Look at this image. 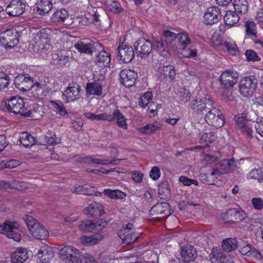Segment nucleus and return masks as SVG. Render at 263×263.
Instances as JSON below:
<instances>
[{
  "label": "nucleus",
  "instance_id": "1",
  "mask_svg": "<svg viewBox=\"0 0 263 263\" xmlns=\"http://www.w3.org/2000/svg\"><path fill=\"white\" fill-rule=\"evenodd\" d=\"M106 225L107 222L105 220H101L93 222L92 220H87L81 222L79 225V229L84 233L91 232L93 231L99 232L87 238V242L91 245H94L108 235V232L106 231H102Z\"/></svg>",
  "mask_w": 263,
  "mask_h": 263
},
{
  "label": "nucleus",
  "instance_id": "2",
  "mask_svg": "<svg viewBox=\"0 0 263 263\" xmlns=\"http://www.w3.org/2000/svg\"><path fill=\"white\" fill-rule=\"evenodd\" d=\"M7 109L14 114H19L24 117H34V111L28 109L24 99L20 96L12 97L6 104Z\"/></svg>",
  "mask_w": 263,
  "mask_h": 263
},
{
  "label": "nucleus",
  "instance_id": "3",
  "mask_svg": "<svg viewBox=\"0 0 263 263\" xmlns=\"http://www.w3.org/2000/svg\"><path fill=\"white\" fill-rule=\"evenodd\" d=\"M149 212L153 218L158 221L166 219L172 213L170 205L166 202L157 203L152 208Z\"/></svg>",
  "mask_w": 263,
  "mask_h": 263
},
{
  "label": "nucleus",
  "instance_id": "4",
  "mask_svg": "<svg viewBox=\"0 0 263 263\" xmlns=\"http://www.w3.org/2000/svg\"><path fill=\"white\" fill-rule=\"evenodd\" d=\"M214 101L209 97L203 99H194L189 105L188 108L192 109L193 113L202 115L210 108Z\"/></svg>",
  "mask_w": 263,
  "mask_h": 263
},
{
  "label": "nucleus",
  "instance_id": "5",
  "mask_svg": "<svg viewBox=\"0 0 263 263\" xmlns=\"http://www.w3.org/2000/svg\"><path fill=\"white\" fill-rule=\"evenodd\" d=\"M257 85V80L254 76L246 77L240 81L239 91L244 97L251 96L255 91Z\"/></svg>",
  "mask_w": 263,
  "mask_h": 263
},
{
  "label": "nucleus",
  "instance_id": "6",
  "mask_svg": "<svg viewBox=\"0 0 263 263\" xmlns=\"http://www.w3.org/2000/svg\"><path fill=\"white\" fill-rule=\"evenodd\" d=\"M118 53L117 59L121 63H127L131 62L135 57L134 49L132 46L121 42H119L117 48Z\"/></svg>",
  "mask_w": 263,
  "mask_h": 263
},
{
  "label": "nucleus",
  "instance_id": "7",
  "mask_svg": "<svg viewBox=\"0 0 263 263\" xmlns=\"http://www.w3.org/2000/svg\"><path fill=\"white\" fill-rule=\"evenodd\" d=\"M136 52L141 59L147 58L153 50V45L150 41L141 37L134 44Z\"/></svg>",
  "mask_w": 263,
  "mask_h": 263
},
{
  "label": "nucleus",
  "instance_id": "8",
  "mask_svg": "<svg viewBox=\"0 0 263 263\" xmlns=\"http://www.w3.org/2000/svg\"><path fill=\"white\" fill-rule=\"evenodd\" d=\"M0 41L6 48H12L19 43V35L15 29L7 30L1 34Z\"/></svg>",
  "mask_w": 263,
  "mask_h": 263
},
{
  "label": "nucleus",
  "instance_id": "9",
  "mask_svg": "<svg viewBox=\"0 0 263 263\" xmlns=\"http://www.w3.org/2000/svg\"><path fill=\"white\" fill-rule=\"evenodd\" d=\"M236 126L240 130L250 137H252V125L255 122L252 119L249 120L244 114H238L235 117Z\"/></svg>",
  "mask_w": 263,
  "mask_h": 263
},
{
  "label": "nucleus",
  "instance_id": "10",
  "mask_svg": "<svg viewBox=\"0 0 263 263\" xmlns=\"http://www.w3.org/2000/svg\"><path fill=\"white\" fill-rule=\"evenodd\" d=\"M237 81L238 73L236 71L226 70L221 73L220 77V85L226 89L232 87Z\"/></svg>",
  "mask_w": 263,
  "mask_h": 263
},
{
  "label": "nucleus",
  "instance_id": "11",
  "mask_svg": "<svg viewBox=\"0 0 263 263\" xmlns=\"http://www.w3.org/2000/svg\"><path fill=\"white\" fill-rule=\"evenodd\" d=\"M121 83L126 87L129 88L135 85L138 78L136 71L130 69H124L120 72Z\"/></svg>",
  "mask_w": 263,
  "mask_h": 263
},
{
  "label": "nucleus",
  "instance_id": "12",
  "mask_svg": "<svg viewBox=\"0 0 263 263\" xmlns=\"http://www.w3.org/2000/svg\"><path fill=\"white\" fill-rule=\"evenodd\" d=\"M221 15L220 9L216 6L208 8L204 14V23L208 25H212L218 22Z\"/></svg>",
  "mask_w": 263,
  "mask_h": 263
},
{
  "label": "nucleus",
  "instance_id": "13",
  "mask_svg": "<svg viewBox=\"0 0 263 263\" xmlns=\"http://www.w3.org/2000/svg\"><path fill=\"white\" fill-rule=\"evenodd\" d=\"M226 220L232 223L239 222L245 219L247 216L246 212L240 208L230 209L226 212Z\"/></svg>",
  "mask_w": 263,
  "mask_h": 263
},
{
  "label": "nucleus",
  "instance_id": "14",
  "mask_svg": "<svg viewBox=\"0 0 263 263\" xmlns=\"http://www.w3.org/2000/svg\"><path fill=\"white\" fill-rule=\"evenodd\" d=\"M235 167L234 160L233 158L222 160L219 162L216 167L213 170L211 175L220 176L221 174H227Z\"/></svg>",
  "mask_w": 263,
  "mask_h": 263
},
{
  "label": "nucleus",
  "instance_id": "15",
  "mask_svg": "<svg viewBox=\"0 0 263 263\" xmlns=\"http://www.w3.org/2000/svg\"><path fill=\"white\" fill-rule=\"evenodd\" d=\"M15 87L23 91L29 90L33 86V80L28 74L20 75L14 80Z\"/></svg>",
  "mask_w": 263,
  "mask_h": 263
},
{
  "label": "nucleus",
  "instance_id": "16",
  "mask_svg": "<svg viewBox=\"0 0 263 263\" xmlns=\"http://www.w3.org/2000/svg\"><path fill=\"white\" fill-rule=\"evenodd\" d=\"M26 5L21 0H12L6 8V11L10 15L18 16L25 10Z\"/></svg>",
  "mask_w": 263,
  "mask_h": 263
},
{
  "label": "nucleus",
  "instance_id": "17",
  "mask_svg": "<svg viewBox=\"0 0 263 263\" xmlns=\"http://www.w3.org/2000/svg\"><path fill=\"white\" fill-rule=\"evenodd\" d=\"M81 86L79 85L68 86L63 93L64 100L69 103L78 100L81 97Z\"/></svg>",
  "mask_w": 263,
  "mask_h": 263
},
{
  "label": "nucleus",
  "instance_id": "18",
  "mask_svg": "<svg viewBox=\"0 0 263 263\" xmlns=\"http://www.w3.org/2000/svg\"><path fill=\"white\" fill-rule=\"evenodd\" d=\"M239 252L242 255L249 257L253 258L257 260L261 258V253L250 244L244 242L239 246Z\"/></svg>",
  "mask_w": 263,
  "mask_h": 263
},
{
  "label": "nucleus",
  "instance_id": "19",
  "mask_svg": "<svg viewBox=\"0 0 263 263\" xmlns=\"http://www.w3.org/2000/svg\"><path fill=\"white\" fill-rule=\"evenodd\" d=\"M84 213L88 217L98 218L103 214L104 211L103 206L100 203L93 202L84 209Z\"/></svg>",
  "mask_w": 263,
  "mask_h": 263
},
{
  "label": "nucleus",
  "instance_id": "20",
  "mask_svg": "<svg viewBox=\"0 0 263 263\" xmlns=\"http://www.w3.org/2000/svg\"><path fill=\"white\" fill-rule=\"evenodd\" d=\"M157 75L161 80L172 81L175 77L176 72L172 65L163 66L158 69Z\"/></svg>",
  "mask_w": 263,
  "mask_h": 263
},
{
  "label": "nucleus",
  "instance_id": "21",
  "mask_svg": "<svg viewBox=\"0 0 263 263\" xmlns=\"http://www.w3.org/2000/svg\"><path fill=\"white\" fill-rule=\"evenodd\" d=\"M181 256L184 261H193L197 257L196 250L192 246H185L181 250Z\"/></svg>",
  "mask_w": 263,
  "mask_h": 263
},
{
  "label": "nucleus",
  "instance_id": "22",
  "mask_svg": "<svg viewBox=\"0 0 263 263\" xmlns=\"http://www.w3.org/2000/svg\"><path fill=\"white\" fill-rule=\"evenodd\" d=\"M53 7L52 0H40L36 4V13L44 15L50 12Z\"/></svg>",
  "mask_w": 263,
  "mask_h": 263
},
{
  "label": "nucleus",
  "instance_id": "23",
  "mask_svg": "<svg viewBox=\"0 0 263 263\" xmlns=\"http://www.w3.org/2000/svg\"><path fill=\"white\" fill-rule=\"evenodd\" d=\"M28 257L27 249L23 248H17L11 255V260L13 263H22L26 261Z\"/></svg>",
  "mask_w": 263,
  "mask_h": 263
},
{
  "label": "nucleus",
  "instance_id": "24",
  "mask_svg": "<svg viewBox=\"0 0 263 263\" xmlns=\"http://www.w3.org/2000/svg\"><path fill=\"white\" fill-rule=\"evenodd\" d=\"M99 46L97 43H90L84 44L83 42H78L74 44V47L80 52L92 54L96 51L97 46Z\"/></svg>",
  "mask_w": 263,
  "mask_h": 263
},
{
  "label": "nucleus",
  "instance_id": "25",
  "mask_svg": "<svg viewBox=\"0 0 263 263\" xmlns=\"http://www.w3.org/2000/svg\"><path fill=\"white\" fill-rule=\"evenodd\" d=\"M210 257L212 263H226L228 261L227 257L223 251L216 248H213Z\"/></svg>",
  "mask_w": 263,
  "mask_h": 263
},
{
  "label": "nucleus",
  "instance_id": "26",
  "mask_svg": "<svg viewBox=\"0 0 263 263\" xmlns=\"http://www.w3.org/2000/svg\"><path fill=\"white\" fill-rule=\"evenodd\" d=\"M110 54L104 50H102L96 56L95 63L100 67H107L110 62Z\"/></svg>",
  "mask_w": 263,
  "mask_h": 263
},
{
  "label": "nucleus",
  "instance_id": "27",
  "mask_svg": "<svg viewBox=\"0 0 263 263\" xmlns=\"http://www.w3.org/2000/svg\"><path fill=\"white\" fill-rule=\"evenodd\" d=\"M158 197L162 200L171 198V191L168 182H160L158 185Z\"/></svg>",
  "mask_w": 263,
  "mask_h": 263
},
{
  "label": "nucleus",
  "instance_id": "28",
  "mask_svg": "<svg viewBox=\"0 0 263 263\" xmlns=\"http://www.w3.org/2000/svg\"><path fill=\"white\" fill-rule=\"evenodd\" d=\"M86 92L88 95L101 96L102 95L103 85L93 82L86 84Z\"/></svg>",
  "mask_w": 263,
  "mask_h": 263
},
{
  "label": "nucleus",
  "instance_id": "29",
  "mask_svg": "<svg viewBox=\"0 0 263 263\" xmlns=\"http://www.w3.org/2000/svg\"><path fill=\"white\" fill-rule=\"evenodd\" d=\"M176 45L173 47H176V49H180L184 48L191 43V41L187 34L180 33L177 34L175 40Z\"/></svg>",
  "mask_w": 263,
  "mask_h": 263
},
{
  "label": "nucleus",
  "instance_id": "30",
  "mask_svg": "<svg viewBox=\"0 0 263 263\" xmlns=\"http://www.w3.org/2000/svg\"><path fill=\"white\" fill-rule=\"evenodd\" d=\"M125 229H121L118 234L123 242L130 244L135 242L138 239L137 234L132 232H128Z\"/></svg>",
  "mask_w": 263,
  "mask_h": 263
},
{
  "label": "nucleus",
  "instance_id": "31",
  "mask_svg": "<svg viewBox=\"0 0 263 263\" xmlns=\"http://www.w3.org/2000/svg\"><path fill=\"white\" fill-rule=\"evenodd\" d=\"M32 236L39 240L45 239L48 237V231L41 224L33 229L30 232Z\"/></svg>",
  "mask_w": 263,
  "mask_h": 263
},
{
  "label": "nucleus",
  "instance_id": "32",
  "mask_svg": "<svg viewBox=\"0 0 263 263\" xmlns=\"http://www.w3.org/2000/svg\"><path fill=\"white\" fill-rule=\"evenodd\" d=\"M36 255L43 263H47L52 259L53 253L51 249L44 247L39 250Z\"/></svg>",
  "mask_w": 263,
  "mask_h": 263
},
{
  "label": "nucleus",
  "instance_id": "33",
  "mask_svg": "<svg viewBox=\"0 0 263 263\" xmlns=\"http://www.w3.org/2000/svg\"><path fill=\"white\" fill-rule=\"evenodd\" d=\"M217 136L214 132L203 134L199 138V142L204 146H210L216 140Z\"/></svg>",
  "mask_w": 263,
  "mask_h": 263
},
{
  "label": "nucleus",
  "instance_id": "34",
  "mask_svg": "<svg viewBox=\"0 0 263 263\" xmlns=\"http://www.w3.org/2000/svg\"><path fill=\"white\" fill-rule=\"evenodd\" d=\"M222 250L226 252H231L238 247L236 239L228 238L221 242Z\"/></svg>",
  "mask_w": 263,
  "mask_h": 263
},
{
  "label": "nucleus",
  "instance_id": "35",
  "mask_svg": "<svg viewBox=\"0 0 263 263\" xmlns=\"http://www.w3.org/2000/svg\"><path fill=\"white\" fill-rule=\"evenodd\" d=\"M223 19L226 25L228 26H233L238 23L240 17L236 12L232 11H228Z\"/></svg>",
  "mask_w": 263,
  "mask_h": 263
},
{
  "label": "nucleus",
  "instance_id": "36",
  "mask_svg": "<svg viewBox=\"0 0 263 263\" xmlns=\"http://www.w3.org/2000/svg\"><path fill=\"white\" fill-rule=\"evenodd\" d=\"M233 5L235 10L238 13L245 14L248 12V3L247 0H234Z\"/></svg>",
  "mask_w": 263,
  "mask_h": 263
},
{
  "label": "nucleus",
  "instance_id": "37",
  "mask_svg": "<svg viewBox=\"0 0 263 263\" xmlns=\"http://www.w3.org/2000/svg\"><path fill=\"white\" fill-rule=\"evenodd\" d=\"M60 142L59 139L56 137L54 133H47L46 135L43 136L41 139V144L51 145L57 144Z\"/></svg>",
  "mask_w": 263,
  "mask_h": 263
},
{
  "label": "nucleus",
  "instance_id": "38",
  "mask_svg": "<svg viewBox=\"0 0 263 263\" xmlns=\"http://www.w3.org/2000/svg\"><path fill=\"white\" fill-rule=\"evenodd\" d=\"M177 95L178 101L181 104L186 103L189 102L192 97L191 92L183 87L179 88Z\"/></svg>",
  "mask_w": 263,
  "mask_h": 263
},
{
  "label": "nucleus",
  "instance_id": "39",
  "mask_svg": "<svg viewBox=\"0 0 263 263\" xmlns=\"http://www.w3.org/2000/svg\"><path fill=\"white\" fill-rule=\"evenodd\" d=\"M68 17V12L64 9L57 10L53 13L51 20L53 22H63Z\"/></svg>",
  "mask_w": 263,
  "mask_h": 263
},
{
  "label": "nucleus",
  "instance_id": "40",
  "mask_svg": "<svg viewBox=\"0 0 263 263\" xmlns=\"http://www.w3.org/2000/svg\"><path fill=\"white\" fill-rule=\"evenodd\" d=\"M20 142L25 147H29L33 145L35 141L34 137L29 134L24 133L20 138Z\"/></svg>",
  "mask_w": 263,
  "mask_h": 263
},
{
  "label": "nucleus",
  "instance_id": "41",
  "mask_svg": "<svg viewBox=\"0 0 263 263\" xmlns=\"http://www.w3.org/2000/svg\"><path fill=\"white\" fill-rule=\"evenodd\" d=\"M99 13L97 11L94 12L92 14L88 13L86 14L84 17H83L80 22L82 25H89L95 22H98L99 21Z\"/></svg>",
  "mask_w": 263,
  "mask_h": 263
},
{
  "label": "nucleus",
  "instance_id": "42",
  "mask_svg": "<svg viewBox=\"0 0 263 263\" xmlns=\"http://www.w3.org/2000/svg\"><path fill=\"white\" fill-rule=\"evenodd\" d=\"M112 115L114 116V120L116 118L118 126L123 129L127 128L126 119L118 109L115 110Z\"/></svg>",
  "mask_w": 263,
  "mask_h": 263
},
{
  "label": "nucleus",
  "instance_id": "43",
  "mask_svg": "<svg viewBox=\"0 0 263 263\" xmlns=\"http://www.w3.org/2000/svg\"><path fill=\"white\" fill-rule=\"evenodd\" d=\"M103 193L110 198L114 199H123L126 196L125 193L118 190L105 189L103 191Z\"/></svg>",
  "mask_w": 263,
  "mask_h": 263
},
{
  "label": "nucleus",
  "instance_id": "44",
  "mask_svg": "<svg viewBox=\"0 0 263 263\" xmlns=\"http://www.w3.org/2000/svg\"><path fill=\"white\" fill-rule=\"evenodd\" d=\"M50 103L58 114L62 116L68 114L65 107L61 101H51Z\"/></svg>",
  "mask_w": 263,
  "mask_h": 263
},
{
  "label": "nucleus",
  "instance_id": "45",
  "mask_svg": "<svg viewBox=\"0 0 263 263\" xmlns=\"http://www.w3.org/2000/svg\"><path fill=\"white\" fill-rule=\"evenodd\" d=\"M214 104H212L210 108L208 109V113L205 116V120L209 124L214 120L215 117L218 114H219L220 111L219 109H217L214 106Z\"/></svg>",
  "mask_w": 263,
  "mask_h": 263
},
{
  "label": "nucleus",
  "instance_id": "46",
  "mask_svg": "<svg viewBox=\"0 0 263 263\" xmlns=\"http://www.w3.org/2000/svg\"><path fill=\"white\" fill-rule=\"evenodd\" d=\"M22 182H0V187L8 191L12 189L21 190L20 183Z\"/></svg>",
  "mask_w": 263,
  "mask_h": 263
},
{
  "label": "nucleus",
  "instance_id": "47",
  "mask_svg": "<svg viewBox=\"0 0 263 263\" xmlns=\"http://www.w3.org/2000/svg\"><path fill=\"white\" fill-rule=\"evenodd\" d=\"M247 179L261 181L263 180V171L260 168H254L248 174Z\"/></svg>",
  "mask_w": 263,
  "mask_h": 263
},
{
  "label": "nucleus",
  "instance_id": "48",
  "mask_svg": "<svg viewBox=\"0 0 263 263\" xmlns=\"http://www.w3.org/2000/svg\"><path fill=\"white\" fill-rule=\"evenodd\" d=\"M225 123V119L223 115L219 112V114H218L214 120H212V122L209 125L213 126L217 128L222 127Z\"/></svg>",
  "mask_w": 263,
  "mask_h": 263
},
{
  "label": "nucleus",
  "instance_id": "49",
  "mask_svg": "<svg viewBox=\"0 0 263 263\" xmlns=\"http://www.w3.org/2000/svg\"><path fill=\"white\" fill-rule=\"evenodd\" d=\"M152 98L153 95L152 92L147 91L144 93L141 97L140 100L139 102V105L144 108L152 103V102H151V101L152 100Z\"/></svg>",
  "mask_w": 263,
  "mask_h": 263
},
{
  "label": "nucleus",
  "instance_id": "50",
  "mask_svg": "<svg viewBox=\"0 0 263 263\" xmlns=\"http://www.w3.org/2000/svg\"><path fill=\"white\" fill-rule=\"evenodd\" d=\"M19 226V224L17 223V226L15 228H13L10 230H8L6 233L8 237L13 239L14 240L17 242L21 240V234L17 232Z\"/></svg>",
  "mask_w": 263,
  "mask_h": 263
},
{
  "label": "nucleus",
  "instance_id": "51",
  "mask_svg": "<svg viewBox=\"0 0 263 263\" xmlns=\"http://www.w3.org/2000/svg\"><path fill=\"white\" fill-rule=\"evenodd\" d=\"M68 256L66 262L71 261L72 263H81L82 261V257L79 250L76 249L73 252Z\"/></svg>",
  "mask_w": 263,
  "mask_h": 263
},
{
  "label": "nucleus",
  "instance_id": "52",
  "mask_svg": "<svg viewBox=\"0 0 263 263\" xmlns=\"http://www.w3.org/2000/svg\"><path fill=\"white\" fill-rule=\"evenodd\" d=\"M246 35L256 36L257 33L256 26L253 21H247L245 24Z\"/></svg>",
  "mask_w": 263,
  "mask_h": 263
},
{
  "label": "nucleus",
  "instance_id": "53",
  "mask_svg": "<svg viewBox=\"0 0 263 263\" xmlns=\"http://www.w3.org/2000/svg\"><path fill=\"white\" fill-rule=\"evenodd\" d=\"M163 37L165 39V41L167 43L169 42L172 47L176 45V44L174 43L177 35V34L169 30H165L163 31Z\"/></svg>",
  "mask_w": 263,
  "mask_h": 263
},
{
  "label": "nucleus",
  "instance_id": "54",
  "mask_svg": "<svg viewBox=\"0 0 263 263\" xmlns=\"http://www.w3.org/2000/svg\"><path fill=\"white\" fill-rule=\"evenodd\" d=\"M76 249L72 246H65L60 250L59 254L62 258L66 261L68 258V256L72 254L73 250H74Z\"/></svg>",
  "mask_w": 263,
  "mask_h": 263
},
{
  "label": "nucleus",
  "instance_id": "55",
  "mask_svg": "<svg viewBox=\"0 0 263 263\" xmlns=\"http://www.w3.org/2000/svg\"><path fill=\"white\" fill-rule=\"evenodd\" d=\"M10 83V78L8 74L0 72V90L7 87Z\"/></svg>",
  "mask_w": 263,
  "mask_h": 263
},
{
  "label": "nucleus",
  "instance_id": "56",
  "mask_svg": "<svg viewBox=\"0 0 263 263\" xmlns=\"http://www.w3.org/2000/svg\"><path fill=\"white\" fill-rule=\"evenodd\" d=\"M24 220L28 227V229L30 232L32 231L33 229L40 224V223L37 222V221L34 218L30 216H26V218H25Z\"/></svg>",
  "mask_w": 263,
  "mask_h": 263
},
{
  "label": "nucleus",
  "instance_id": "57",
  "mask_svg": "<svg viewBox=\"0 0 263 263\" xmlns=\"http://www.w3.org/2000/svg\"><path fill=\"white\" fill-rule=\"evenodd\" d=\"M16 226L17 222L6 221L4 222L3 226L0 224V233H6V234L8 230H10L13 228H15Z\"/></svg>",
  "mask_w": 263,
  "mask_h": 263
},
{
  "label": "nucleus",
  "instance_id": "58",
  "mask_svg": "<svg viewBox=\"0 0 263 263\" xmlns=\"http://www.w3.org/2000/svg\"><path fill=\"white\" fill-rule=\"evenodd\" d=\"M245 55L249 61H258L260 60L257 53L252 49L247 50Z\"/></svg>",
  "mask_w": 263,
  "mask_h": 263
},
{
  "label": "nucleus",
  "instance_id": "59",
  "mask_svg": "<svg viewBox=\"0 0 263 263\" xmlns=\"http://www.w3.org/2000/svg\"><path fill=\"white\" fill-rule=\"evenodd\" d=\"M225 46L228 52L232 55H236L238 52V48L235 43L226 42Z\"/></svg>",
  "mask_w": 263,
  "mask_h": 263
},
{
  "label": "nucleus",
  "instance_id": "60",
  "mask_svg": "<svg viewBox=\"0 0 263 263\" xmlns=\"http://www.w3.org/2000/svg\"><path fill=\"white\" fill-rule=\"evenodd\" d=\"M187 47H185L184 48H180L181 54H182L183 56L185 58H194L197 56V51L195 49H191L190 48H186Z\"/></svg>",
  "mask_w": 263,
  "mask_h": 263
},
{
  "label": "nucleus",
  "instance_id": "61",
  "mask_svg": "<svg viewBox=\"0 0 263 263\" xmlns=\"http://www.w3.org/2000/svg\"><path fill=\"white\" fill-rule=\"evenodd\" d=\"M92 80L93 82L103 85L105 76L100 72H96L93 74Z\"/></svg>",
  "mask_w": 263,
  "mask_h": 263
},
{
  "label": "nucleus",
  "instance_id": "62",
  "mask_svg": "<svg viewBox=\"0 0 263 263\" xmlns=\"http://www.w3.org/2000/svg\"><path fill=\"white\" fill-rule=\"evenodd\" d=\"M109 10L115 13H120L122 9L121 5L116 1H112L108 5Z\"/></svg>",
  "mask_w": 263,
  "mask_h": 263
},
{
  "label": "nucleus",
  "instance_id": "63",
  "mask_svg": "<svg viewBox=\"0 0 263 263\" xmlns=\"http://www.w3.org/2000/svg\"><path fill=\"white\" fill-rule=\"evenodd\" d=\"M218 160V157L210 154H206L203 159V163L206 165L212 164Z\"/></svg>",
  "mask_w": 263,
  "mask_h": 263
},
{
  "label": "nucleus",
  "instance_id": "64",
  "mask_svg": "<svg viewBox=\"0 0 263 263\" xmlns=\"http://www.w3.org/2000/svg\"><path fill=\"white\" fill-rule=\"evenodd\" d=\"M252 203L253 207L258 210H260L263 209V200L260 198H253L252 199Z\"/></svg>",
  "mask_w": 263,
  "mask_h": 263
}]
</instances>
